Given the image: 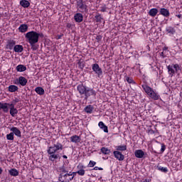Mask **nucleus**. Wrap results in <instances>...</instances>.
Listing matches in <instances>:
<instances>
[{
    "mask_svg": "<svg viewBox=\"0 0 182 182\" xmlns=\"http://www.w3.org/2000/svg\"><path fill=\"white\" fill-rule=\"evenodd\" d=\"M72 26V24L70 23H67V28H71Z\"/></svg>",
    "mask_w": 182,
    "mask_h": 182,
    "instance_id": "c03bdc74",
    "label": "nucleus"
},
{
    "mask_svg": "<svg viewBox=\"0 0 182 182\" xmlns=\"http://www.w3.org/2000/svg\"><path fill=\"white\" fill-rule=\"evenodd\" d=\"M2 171H3L2 168L0 167V174H2Z\"/></svg>",
    "mask_w": 182,
    "mask_h": 182,
    "instance_id": "09e8293b",
    "label": "nucleus"
},
{
    "mask_svg": "<svg viewBox=\"0 0 182 182\" xmlns=\"http://www.w3.org/2000/svg\"><path fill=\"white\" fill-rule=\"evenodd\" d=\"M61 173H63L64 174L68 173V171L65 169H62Z\"/></svg>",
    "mask_w": 182,
    "mask_h": 182,
    "instance_id": "37998d69",
    "label": "nucleus"
},
{
    "mask_svg": "<svg viewBox=\"0 0 182 182\" xmlns=\"http://www.w3.org/2000/svg\"><path fill=\"white\" fill-rule=\"evenodd\" d=\"M98 126L100 129H102V130H103V132H105V133H109L107 126H106L103 122H100Z\"/></svg>",
    "mask_w": 182,
    "mask_h": 182,
    "instance_id": "412c9836",
    "label": "nucleus"
},
{
    "mask_svg": "<svg viewBox=\"0 0 182 182\" xmlns=\"http://www.w3.org/2000/svg\"><path fill=\"white\" fill-rule=\"evenodd\" d=\"M160 14L167 18L170 16V11H168V9H166L165 8H161L160 9Z\"/></svg>",
    "mask_w": 182,
    "mask_h": 182,
    "instance_id": "6ab92c4d",
    "label": "nucleus"
},
{
    "mask_svg": "<svg viewBox=\"0 0 182 182\" xmlns=\"http://www.w3.org/2000/svg\"><path fill=\"white\" fill-rule=\"evenodd\" d=\"M9 173L10 176H12L13 177H16L17 176H19V171L16 170V168H11L9 171Z\"/></svg>",
    "mask_w": 182,
    "mask_h": 182,
    "instance_id": "5701e85b",
    "label": "nucleus"
},
{
    "mask_svg": "<svg viewBox=\"0 0 182 182\" xmlns=\"http://www.w3.org/2000/svg\"><path fill=\"white\" fill-rule=\"evenodd\" d=\"M60 178L63 182H69L75 178V175H73L72 172H69L68 173H61Z\"/></svg>",
    "mask_w": 182,
    "mask_h": 182,
    "instance_id": "423d86ee",
    "label": "nucleus"
},
{
    "mask_svg": "<svg viewBox=\"0 0 182 182\" xmlns=\"http://www.w3.org/2000/svg\"><path fill=\"white\" fill-rule=\"evenodd\" d=\"M86 86L83 85V84H80L77 86V90L79 92L80 95H85L86 92Z\"/></svg>",
    "mask_w": 182,
    "mask_h": 182,
    "instance_id": "2eb2a0df",
    "label": "nucleus"
},
{
    "mask_svg": "<svg viewBox=\"0 0 182 182\" xmlns=\"http://www.w3.org/2000/svg\"><path fill=\"white\" fill-rule=\"evenodd\" d=\"M20 5H21L23 8H29V6H31V3H29L28 0H21L20 1Z\"/></svg>",
    "mask_w": 182,
    "mask_h": 182,
    "instance_id": "393cba45",
    "label": "nucleus"
},
{
    "mask_svg": "<svg viewBox=\"0 0 182 182\" xmlns=\"http://www.w3.org/2000/svg\"><path fill=\"white\" fill-rule=\"evenodd\" d=\"M78 6L79 9H81L80 12H85V11H86V5L83 4V3H80Z\"/></svg>",
    "mask_w": 182,
    "mask_h": 182,
    "instance_id": "72a5a7b5",
    "label": "nucleus"
},
{
    "mask_svg": "<svg viewBox=\"0 0 182 182\" xmlns=\"http://www.w3.org/2000/svg\"><path fill=\"white\" fill-rule=\"evenodd\" d=\"M14 83L15 85H21V86H26V83H28V80L23 76H20Z\"/></svg>",
    "mask_w": 182,
    "mask_h": 182,
    "instance_id": "6e6552de",
    "label": "nucleus"
},
{
    "mask_svg": "<svg viewBox=\"0 0 182 182\" xmlns=\"http://www.w3.org/2000/svg\"><path fill=\"white\" fill-rule=\"evenodd\" d=\"M81 63H80V62H78V65H81Z\"/></svg>",
    "mask_w": 182,
    "mask_h": 182,
    "instance_id": "603ef678",
    "label": "nucleus"
},
{
    "mask_svg": "<svg viewBox=\"0 0 182 182\" xmlns=\"http://www.w3.org/2000/svg\"><path fill=\"white\" fill-rule=\"evenodd\" d=\"M117 151H126V150H127V146L126 145H119V146H117L115 147Z\"/></svg>",
    "mask_w": 182,
    "mask_h": 182,
    "instance_id": "bb28decb",
    "label": "nucleus"
},
{
    "mask_svg": "<svg viewBox=\"0 0 182 182\" xmlns=\"http://www.w3.org/2000/svg\"><path fill=\"white\" fill-rule=\"evenodd\" d=\"M63 159H68V156H67L66 155H63Z\"/></svg>",
    "mask_w": 182,
    "mask_h": 182,
    "instance_id": "de8ad7c7",
    "label": "nucleus"
},
{
    "mask_svg": "<svg viewBox=\"0 0 182 182\" xmlns=\"http://www.w3.org/2000/svg\"><path fill=\"white\" fill-rule=\"evenodd\" d=\"M70 139V141L72 143H80V141L82 140L80 139V136H79L77 135H73Z\"/></svg>",
    "mask_w": 182,
    "mask_h": 182,
    "instance_id": "aec40b11",
    "label": "nucleus"
},
{
    "mask_svg": "<svg viewBox=\"0 0 182 182\" xmlns=\"http://www.w3.org/2000/svg\"><path fill=\"white\" fill-rule=\"evenodd\" d=\"M77 168L78 170L77 171V174L78 176H85V168H86V166H83L82 164H79L77 166Z\"/></svg>",
    "mask_w": 182,
    "mask_h": 182,
    "instance_id": "1a4fd4ad",
    "label": "nucleus"
},
{
    "mask_svg": "<svg viewBox=\"0 0 182 182\" xmlns=\"http://www.w3.org/2000/svg\"><path fill=\"white\" fill-rule=\"evenodd\" d=\"M14 133L11 132L10 134H8L6 135V139L7 140H14Z\"/></svg>",
    "mask_w": 182,
    "mask_h": 182,
    "instance_id": "c9c22d12",
    "label": "nucleus"
},
{
    "mask_svg": "<svg viewBox=\"0 0 182 182\" xmlns=\"http://www.w3.org/2000/svg\"><path fill=\"white\" fill-rule=\"evenodd\" d=\"M74 19L75 22H77L78 23H80V22L83 21V14L80 13H77L74 16Z\"/></svg>",
    "mask_w": 182,
    "mask_h": 182,
    "instance_id": "f3484780",
    "label": "nucleus"
},
{
    "mask_svg": "<svg viewBox=\"0 0 182 182\" xmlns=\"http://www.w3.org/2000/svg\"><path fill=\"white\" fill-rule=\"evenodd\" d=\"M19 102V100L18 98L14 99L10 105V107L9 108V113L12 117H15L16 114H18V109L15 107V105Z\"/></svg>",
    "mask_w": 182,
    "mask_h": 182,
    "instance_id": "20e7f679",
    "label": "nucleus"
},
{
    "mask_svg": "<svg viewBox=\"0 0 182 182\" xmlns=\"http://www.w3.org/2000/svg\"><path fill=\"white\" fill-rule=\"evenodd\" d=\"M60 38H62V36H56V39H60Z\"/></svg>",
    "mask_w": 182,
    "mask_h": 182,
    "instance_id": "49530a36",
    "label": "nucleus"
},
{
    "mask_svg": "<svg viewBox=\"0 0 182 182\" xmlns=\"http://www.w3.org/2000/svg\"><path fill=\"white\" fill-rule=\"evenodd\" d=\"M95 18L96 22H102V19H103V18H102V16L100 15V14H97L95 15Z\"/></svg>",
    "mask_w": 182,
    "mask_h": 182,
    "instance_id": "f704fd0d",
    "label": "nucleus"
},
{
    "mask_svg": "<svg viewBox=\"0 0 182 182\" xmlns=\"http://www.w3.org/2000/svg\"><path fill=\"white\" fill-rule=\"evenodd\" d=\"M71 174L73 176H76V174H77V172H71Z\"/></svg>",
    "mask_w": 182,
    "mask_h": 182,
    "instance_id": "a18cd8bd",
    "label": "nucleus"
},
{
    "mask_svg": "<svg viewBox=\"0 0 182 182\" xmlns=\"http://www.w3.org/2000/svg\"><path fill=\"white\" fill-rule=\"evenodd\" d=\"M28 29H29V26L28 24H21L18 27V31L21 32V33H25V32H28Z\"/></svg>",
    "mask_w": 182,
    "mask_h": 182,
    "instance_id": "a211bd4d",
    "label": "nucleus"
},
{
    "mask_svg": "<svg viewBox=\"0 0 182 182\" xmlns=\"http://www.w3.org/2000/svg\"><path fill=\"white\" fill-rule=\"evenodd\" d=\"M39 36H41V34L34 31H28L25 34L26 41L31 46L33 50H36L35 44L39 42Z\"/></svg>",
    "mask_w": 182,
    "mask_h": 182,
    "instance_id": "f257e3e1",
    "label": "nucleus"
},
{
    "mask_svg": "<svg viewBox=\"0 0 182 182\" xmlns=\"http://www.w3.org/2000/svg\"><path fill=\"white\" fill-rule=\"evenodd\" d=\"M10 130L12 132L11 133L15 134L17 137H22V132H21V130L18 129L16 127H12Z\"/></svg>",
    "mask_w": 182,
    "mask_h": 182,
    "instance_id": "4468645a",
    "label": "nucleus"
},
{
    "mask_svg": "<svg viewBox=\"0 0 182 182\" xmlns=\"http://www.w3.org/2000/svg\"><path fill=\"white\" fill-rule=\"evenodd\" d=\"M14 52H16L17 53H21L23 51V46L21 45H16L14 47Z\"/></svg>",
    "mask_w": 182,
    "mask_h": 182,
    "instance_id": "4be33fe9",
    "label": "nucleus"
},
{
    "mask_svg": "<svg viewBox=\"0 0 182 182\" xmlns=\"http://www.w3.org/2000/svg\"><path fill=\"white\" fill-rule=\"evenodd\" d=\"M14 48H15V41L8 40L5 46V49L12 50Z\"/></svg>",
    "mask_w": 182,
    "mask_h": 182,
    "instance_id": "f8f14e48",
    "label": "nucleus"
},
{
    "mask_svg": "<svg viewBox=\"0 0 182 182\" xmlns=\"http://www.w3.org/2000/svg\"><path fill=\"white\" fill-rule=\"evenodd\" d=\"M134 156L136 159H143L146 156V153L141 149H136L134 151Z\"/></svg>",
    "mask_w": 182,
    "mask_h": 182,
    "instance_id": "ddd939ff",
    "label": "nucleus"
},
{
    "mask_svg": "<svg viewBox=\"0 0 182 182\" xmlns=\"http://www.w3.org/2000/svg\"><path fill=\"white\" fill-rule=\"evenodd\" d=\"M113 154L114 157H115L117 160H119V161H123V160H124V155H123L122 152L119 151H114Z\"/></svg>",
    "mask_w": 182,
    "mask_h": 182,
    "instance_id": "9b49d317",
    "label": "nucleus"
},
{
    "mask_svg": "<svg viewBox=\"0 0 182 182\" xmlns=\"http://www.w3.org/2000/svg\"><path fill=\"white\" fill-rule=\"evenodd\" d=\"M157 14H159V10L157 9H151L149 11V15L150 16H152L153 18H154V16H156Z\"/></svg>",
    "mask_w": 182,
    "mask_h": 182,
    "instance_id": "b1692460",
    "label": "nucleus"
},
{
    "mask_svg": "<svg viewBox=\"0 0 182 182\" xmlns=\"http://www.w3.org/2000/svg\"><path fill=\"white\" fill-rule=\"evenodd\" d=\"M93 170H95V171L100 170V171H102V170H103V168H100L99 166H95L93 168Z\"/></svg>",
    "mask_w": 182,
    "mask_h": 182,
    "instance_id": "a19ab883",
    "label": "nucleus"
},
{
    "mask_svg": "<svg viewBox=\"0 0 182 182\" xmlns=\"http://www.w3.org/2000/svg\"><path fill=\"white\" fill-rule=\"evenodd\" d=\"M59 150H63V145L59 142L53 144V146L48 147L47 151V153L49 154L48 160L50 161L58 160L59 159V154H56V151H59Z\"/></svg>",
    "mask_w": 182,
    "mask_h": 182,
    "instance_id": "f03ea898",
    "label": "nucleus"
},
{
    "mask_svg": "<svg viewBox=\"0 0 182 182\" xmlns=\"http://www.w3.org/2000/svg\"><path fill=\"white\" fill-rule=\"evenodd\" d=\"M106 11H107V7H106V6L101 7V12H106Z\"/></svg>",
    "mask_w": 182,
    "mask_h": 182,
    "instance_id": "4c0bfd02",
    "label": "nucleus"
},
{
    "mask_svg": "<svg viewBox=\"0 0 182 182\" xmlns=\"http://www.w3.org/2000/svg\"><path fill=\"white\" fill-rule=\"evenodd\" d=\"M92 70L97 75H98V76H102V75L103 73V71H102V68H100V67H99V64H97V63L92 65Z\"/></svg>",
    "mask_w": 182,
    "mask_h": 182,
    "instance_id": "9d476101",
    "label": "nucleus"
},
{
    "mask_svg": "<svg viewBox=\"0 0 182 182\" xmlns=\"http://www.w3.org/2000/svg\"><path fill=\"white\" fill-rule=\"evenodd\" d=\"M18 89V86L16 85H12L9 86V92H11V93H14V92H16Z\"/></svg>",
    "mask_w": 182,
    "mask_h": 182,
    "instance_id": "7c9ffc66",
    "label": "nucleus"
},
{
    "mask_svg": "<svg viewBox=\"0 0 182 182\" xmlns=\"http://www.w3.org/2000/svg\"><path fill=\"white\" fill-rule=\"evenodd\" d=\"M16 70L17 72H25V70H26V66L23 65H18L16 66Z\"/></svg>",
    "mask_w": 182,
    "mask_h": 182,
    "instance_id": "c85d7f7f",
    "label": "nucleus"
},
{
    "mask_svg": "<svg viewBox=\"0 0 182 182\" xmlns=\"http://www.w3.org/2000/svg\"><path fill=\"white\" fill-rule=\"evenodd\" d=\"M84 110L85 113H88L90 114L93 112V106L87 105V107H85Z\"/></svg>",
    "mask_w": 182,
    "mask_h": 182,
    "instance_id": "c756f323",
    "label": "nucleus"
},
{
    "mask_svg": "<svg viewBox=\"0 0 182 182\" xmlns=\"http://www.w3.org/2000/svg\"><path fill=\"white\" fill-rule=\"evenodd\" d=\"M166 31L167 32V33H169L170 35H174V33H176V29H174V28L171 26L166 27Z\"/></svg>",
    "mask_w": 182,
    "mask_h": 182,
    "instance_id": "cd10ccee",
    "label": "nucleus"
},
{
    "mask_svg": "<svg viewBox=\"0 0 182 182\" xmlns=\"http://www.w3.org/2000/svg\"><path fill=\"white\" fill-rule=\"evenodd\" d=\"M124 80L126 81V82H127V83H129V84H132V85H135V82H134V80H133V78H132V77H128V76H125L124 77Z\"/></svg>",
    "mask_w": 182,
    "mask_h": 182,
    "instance_id": "473e14b6",
    "label": "nucleus"
},
{
    "mask_svg": "<svg viewBox=\"0 0 182 182\" xmlns=\"http://www.w3.org/2000/svg\"><path fill=\"white\" fill-rule=\"evenodd\" d=\"M80 68H81V69H83V66H82V65H80Z\"/></svg>",
    "mask_w": 182,
    "mask_h": 182,
    "instance_id": "3c124183",
    "label": "nucleus"
},
{
    "mask_svg": "<svg viewBox=\"0 0 182 182\" xmlns=\"http://www.w3.org/2000/svg\"><path fill=\"white\" fill-rule=\"evenodd\" d=\"M142 89L144 90L145 93L148 95L149 97L154 100H159V95L156 93L153 88L149 87L147 85H142Z\"/></svg>",
    "mask_w": 182,
    "mask_h": 182,
    "instance_id": "7ed1b4c3",
    "label": "nucleus"
},
{
    "mask_svg": "<svg viewBox=\"0 0 182 182\" xmlns=\"http://www.w3.org/2000/svg\"><path fill=\"white\" fill-rule=\"evenodd\" d=\"M88 166L89 167H95L96 166V161H90Z\"/></svg>",
    "mask_w": 182,
    "mask_h": 182,
    "instance_id": "e433bc0d",
    "label": "nucleus"
},
{
    "mask_svg": "<svg viewBox=\"0 0 182 182\" xmlns=\"http://www.w3.org/2000/svg\"><path fill=\"white\" fill-rule=\"evenodd\" d=\"M96 39L97 42H100L102 41V36H97Z\"/></svg>",
    "mask_w": 182,
    "mask_h": 182,
    "instance_id": "79ce46f5",
    "label": "nucleus"
},
{
    "mask_svg": "<svg viewBox=\"0 0 182 182\" xmlns=\"http://www.w3.org/2000/svg\"><path fill=\"white\" fill-rule=\"evenodd\" d=\"M11 103L0 102V110H2L4 113H8L9 112V107Z\"/></svg>",
    "mask_w": 182,
    "mask_h": 182,
    "instance_id": "0eeeda50",
    "label": "nucleus"
},
{
    "mask_svg": "<svg viewBox=\"0 0 182 182\" xmlns=\"http://www.w3.org/2000/svg\"><path fill=\"white\" fill-rule=\"evenodd\" d=\"M165 150H166V145L165 144H162L161 145V153H164Z\"/></svg>",
    "mask_w": 182,
    "mask_h": 182,
    "instance_id": "58836bf2",
    "label": "nucleus"
},
{
    "mask_svg": "<svg viewBox=\"0 0 182 182\" xmlns=\"http://www.w3.org/2000/svg\"><path fill=\"white\" fill-rule=\"evenodd\" d=\"M35 92L37 93V95H40L41 96H42V95H45V90H43V88L41 87H36Z\"/></svg>",
    "mask_w": 182,
    "mask_h": 182,
    "instance_id": "a878e982",
    "label": "nucleus"
},
{
    "mask_svg": "<svg viewBox=\"0 0 182 182\" xmlns=\"http://www.w3.org/2000/svg\"><path fill=\"white\" fill-rule=\"evenodd\" d=\"M161 171H163L164 173H167V171H168V169H167V168L162 167L161 168Z\"/></svg>",
    "mask_w": 182,
    "mask_h": 182,
    "instance_id": "ea45409f",
    "label": "nucleus"
},
{
    "mask_svg": "<svg viewBox=\"0 0 182 182\" xmlns=\"http://www.w3.org/2000/svg\"><path fill=\"white\" fill-rule=\"evenodd\" d=\"M101 153H102V154H109L111 153V151L108 148L103 146L101 148Z\"/></svg>",
    "mask_w": 182,
    "mask_h": 182,
    "instance_id": "2f4dec72",
    "label": "nucleus"
},
{
    "mask_svg": "<svg viewBox=\"0 0 182 182\" xmlns=\"http://www.w3.org/2000/svg\"><path fill=\"white\" fill-rule=\"evenodd\" d=\"M176 16H177V18H181V15H180V14L177 15Z\"/></svg>",
    "mask_w": 182,
    "mask_h": 182,
    "instance_id": "8fccbe9b",
    "label": "nucleus"
},
{
    "mask_svg": "<svg viewBox=\"0 0 182 182\" xmlns=\"http://www.w3.org/2000/svg\"><path fill=\"white\" fill-rule=\"evenodd\" d=\"M168 75L171 77L174 76L175 73H177L180 70V65L178 64H172L167 66Z\"/></svg>",
    "mask_w": 182,
    "mask_h": 182,
    "instance_id": "39448f33",
    "label": "nucleus"
},
{
    "mask_svg": "<svg viewBox=\"0 0 182 182\" xmlns=\"http://www.w3.org/2000/svg\"><path fill=\"white\" fill-rule=\"evenodd\" d=\"M84 95L85 96V99H87V97L90 96H93L94 95H96V94L95 93V90H93V89L87 87Z\"/></svg>",
    "mask_w": 182,
    "mask_h": 182,
    "instance_id": "dca6fc26",
    "label": "nucleus"
}]
</instances>
